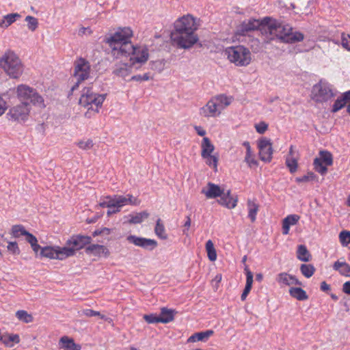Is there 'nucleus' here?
<instances>
[{
    "label": "nucleus",
    "mask_w": 350,
    "mask_h": 350,
    "mask_svg": "<svg viewBox=\"0 0 350 350\" xmlns=\"http://www.w3.org/2000/svg\"><path fill=\"white\" fill-rule=\"evenodd\" d=\"M199 27L200 19L190 14L183 15L175 21L171 40L180 49H190L199 40L196 33Z\"/></svg>",
    "instance_id": "nucleus-1"
},
{
    "label": "nucleus",
    "mask_w": 350,
    "mask_h": 350,
    "mask_svg": "<svg viewBox=\"0 0 350 350\" xmlns=\"http://www.w3.org/2000/svg\"><path fill=\"white\" fill-rule=\"evenodd\" d=\"M263 24L261 33L269 40L277 38L282 42L293 44L304 39V34L299 31H293V27L289 24L271 17H264Z\"/></svg>",
    "instance_id": "nucleus-2"
},
{
    "label": "nucleus",
    "mask_w": 350,
    "mask_h": 350,
    "mask_svg": "<svg viewBox=\"0 0 350 350\" xmlns=\"http://www.w3.org/2000/svg\"><path fill=\"white\" fill-rule=\"evenodd\" d=\"M107 94H98L93 90L92 87H85L79 98V105L87 109L84 116L87 118L98 113L105 100Z\"/></svg>",
    "instance_id": "nucleus-3"
},
{
    "label": "nucleus",
    "mask_w": 350,
    "mask_h": 350,
    "mask_svg": "<svg viewBox=\"0 0 350 350\" xmlns=\"http://www.w3.org/2000/svg\"><path fill=\"white\" fill-rule=\"evenodd\" d=\"M0 68L10 79H18L23 75L25 66L14 51L8 49L0 56Z\"/></svg>",
    "instance_id": "nucleus-4"
},
{
    "label": "nucleus",
    "mask_w": 350,
    "mask_h": 350,
    "mask_svg": "<svg viewBox=\"0 0 350 350\" xmlns=\"http://www.w3.org/2000/svg\"><path fill=\"white\" fill-rule=\"evenodd\" d=\"M133 31L130 27L119 28L114 33L105 38V42L111 48V54L115 58H120L124 49V45L132 44L131 38L133 37Z\"/></svg>",
    "instance_id": "nucleus-5"
},
{
    "label": "nucleus",
    "mask_w": 350,
    "mask_h": 350,
    "mask_svg": "<svg viewBox=\"0 0 350 350\" xmlns=\"http://www.w3.org/2000/svg\"><path fill=\"white\" fill-rule=\"evenodd\" d=\"M231 102L232 98L224 94L214 96L200 109V114L205 118L219 116L221 111L230 105Z\"/></svg>",
    "instance_id": "nucleus-6"
},
{
    "label": "nucleus",
    "mask_w": 350,
    "mask_h": 350,
    "mask_svg": "<svg viewBox=\"0 0 350 350\" xmlns=\"http://www.w3.org/2000/svg\"><path fill=\"white\" fill-rule=\"evenodd\" d=\"M124 49H122L123 53L122 57H129V62L131 66L137 65L142 66L147 62L149 59V50L144 45H133V44H127L124 45Z\"/></svg>",
    "instance_id": "nucleus-7"
},
{
    "label": "nucleus",
    "mask_w": 350,
    "mask_h": 350,
    "mask_svg": "<svg viewBox=\"0 0 350 350\" xmlns=\"http://www.w3.org/2000/svg\"><path fill=\"white\" fill-rule=\"evenodd\" d=\"M224 52L228 59L237 66L245 67L252 62V53L243 45L227 47Z\"/></svg>",
    "instance_id": "nucleus-8"
},
{
    "label": "nucleus",
    "mask_w": 350,
    "mask_h": 350,
    "mask_svg": "<svg viewBox=\"0 0 350 350\" xmlns=\"http://www.w3.org/2000/svg\"><path fill=\"white\" fill-rule=\"evenodd\" d=\"M5 118L8 122L15 124L26 122L31 114V107L28 102H20L8 109Z\"/></svg>",
    "instance_id": "nucleus-9"
},
{
    "label": "nucleus",
    "mask_w": 350,
    "mask_h": 350,
    "mask_svg": "<svg viewBox=\"0 0 350 350\" xmlns=\"http://www.w3.org/2000/svg\"><path fill=\"white\" fill-rule=\"evenodd\" d=\"M336 96L333 85L321 79L312 88L310 98L317 103H326Z\"/></svg>",
    "instance_id": "nucleus-10"
},
{
    "label": "nucleus",
    "mask_w": 350,
    "mask_h": 350,
    "mask_svg": "<svg viewBox=\"0 0 350 350\" xmlns=\"http://www.w3.org/2000/svg\"><path fill=\"white\" fill-rule=\"evenodd\" d=\"M16 97L21 102L29 100L33 105L45 107L44 98L34 88L25 85L20 84L16 88Z\"/></svg>",
    "instance_id": "nucleus-11"
},
{
    "label": "nucleus",
    "mask_w": 350,
    "mask_h": 350,
    "mask_svg": "<svg viewBox=\"0 0 350 350\" xmlns=\"http://www.w3.org/2000/svg\"><path fill=\"white\" fill-rule=\"evenodd\" d=\"M91 242L92 238L89 236L81 234L71 236L66 241L65 246L63 247V249L68 250L65 254L66 258L75 256L77 251L84 248L87 245L90 244Z\"/></svg>",
    "instance_id": "nucleus-12"
},
{
    "label": "nucleus",
    "mask_w": 350,
    "mask_h": 350,
    "mask_svg": "<svg viewBox=\"0 0 350 350\" xmlns=\"http://www.w3.org/2000/svg\"><path fill=\"white\" fill-rule=\"evenodd\" d=\"M74 76L77 79V82L71 88V92H74L79 88V84L88 79L90 75V64L88 61L84 58L80 57L75 62Z\"/></svg>",
    "instance_id": "nucleus-13"
},
{
    "label": "nucleus",
    "mask_w": 350,
    "mask_h": 350,
    "mask_svg": "<svg viewBox=\"0 0 350 350\" xmlns=\"http://www.w3.org/2000/svg\"><path fill=\"white\" fill-rule=\"evenodd\" d=\"M333 164L332 154L326 150H321L319 152V157L314 159V169L321 176H324L327 172V167Z\"/></svg>",
    "instance_id": "nucleus-14"
},
{
    "label": "nucleus",
    "mask_w": 350,
    "mask_h": 350,
    "mask_svg": "<svg viewBox=\"0 0 350 350\" xmlns=\"http://www.w3.org/2000/svg\"><path fill=\"white\" fill-rule=\"evenodd\" d=\"M263 26V18L262 20L251 18L247 21H244L237 27L236 34L245 36L248 32L257 29L261 31V29Z\"/></svg>",
    "instance_id": "nucleus-15"
},
{
    "label": "nucleus",
    "mask_w": 350,
    "mask_h": 350,
    "mask_svg": "<svg viewBox=\"0 0 350 350\" xmlns=\"http://www.w3.org/2000/svg\"><path fill=\"white\" fill-rule=\"evenodd\" d=\"M67 250L63 249V247L59 246H46L41 249L40 256L49 259H55L63 260L66 258L65 256Z\"/></svg>",
    "instance_id": "nucleus-16"
},
{
    "label": "nucleus",
    "mask_w": 350,
    "mask_h": 350,
    "mask_svg": "<svg viewBox=\"0 0 350 350\" xmlns=\"http://www.w3.org/2000/svg\"><path fill=\"white\" fill-rule=\"evenodd\" d=\"M258 148L260 159L265 162H270L273 152L271 140L265 137L260 139L258 142Z\"/></svg>",
    "instance_id": "nucleus-17"
},
{
    "label": "nucleus",
    "mask_w": 350,
    "mask_h": 350,
    "mask_svg": "<svg viewBox=\"0 0 350 350\" xmlns=\"http://www.w3.org/2000/svg\"><path fill=\"white\" fill-rule=\"evenodd\" d=\"M129 243L145 250H152L157 246V242L154 239L139 237L135 235H129L126 237Z\"/></svg>",
    "instance_id": "nucleus-18"
},
{
    "label": "nucleus",
    "mask_w": 350,
    "mask_h": 350,
    "mask_svg": "<svg viewBox=\"0 0 350 350\" xmlns=\"http://www.w3.org/2000/svg\"><path fill=\"white\" fill-rule=\"evenodd\" d=\"M299 159V154L296 150L295 147L291 145L289 148V151L285 158V164L288 168L291 174L297 172L298 168V160Z\"/></svg>",
    "instance_id": "nucleus-19"
},
{
    "label": "nucleus",
    "mask_w": 350,
    "mask_h": 350,
    "mask_svg": "<svg viewBox=\"0 0 350 350\" xmlns=\"http://www.w3.org/2000/svg\"><path fill=\"white\" fill-rule=\"evenodd\" d=\"M275 280L281 288L293 285H302V283L295 276L286 272H282L278 274Z\"/></svg>",
    "instance_id": "nucleus-20"
},
{
    "label": "nucleus",
    "mask_w": 350,
    "mask_h": 350,
    "mask_svg": "<svg viewBox=\"0 0 350 350\" xmlns=\"http://www.w3.org/2000/svg\"><path fill=\"white\" fill-rule=\"evenodd\" d=\"M219 198L217 203L228 209H232L237 205L238 197L237 196H232L230 190H228L226 192H224V190L223 194Z\"/></svg>",
    "instance_id": "nucleus-21"
},
{
    "label": "nucleus",
    "mask_w": 350,
    "mask_h": 350,
    "mask_svg": "<svg viewBox=\"0 0 350 350\" xmlns=\"http://www.w3.org/2000/svg\"><path fill=\"white\" fill-rule=\"evenodd\" d=\"M224 189L219 185L212 183H208L206 187L202 188L201 192L204 194L207 199H213L219 197L223 194Z\"/></svg>",
    "instance_id": "nucleus-22"
},
{
    "label": "nucleus",
    "mask_w": 350,
    "mask_h": 350,
    "mask_svg": "<svg viewBox=\"0 0 350 350\" xmlns=\"http://www.w3.org/2000/svg\"><path fill=\"white\" fill-rule=\"evenodd\" d=\"M133 66H131V63L129 64L122 62L116 64L113 67V74L118 77L124 79L131 74L132 68Z\"/></svg>",
    "instance_id": "nucleus-23"
},
{
    "label": "nucleus",
    "mask_w": 350,
    "mask_h": 350,
    "mask_svg": "<svg viewBox=\"0 0 350 350\" xmlns=\"http://www.w3.org/2000/svg\"><path fill=\"white\" fill-rule=\"evenodd\" d=\"M87 254H91L94 256L100 257H108L110 255V252L107 247L103 245L92 244L85 248Z\"/></svg>",
    "instance_id": "nucleus-24"
},
{
    "label": "nucleus",
    "mask_w": 350,
    "mask_h": 350,
    "mask_svg": "<svg viewBox=\"0 0 350 350\" xmlns=\"http://www.w3.org/2000/svg\"><path fill=\"white\" fill-rule=\"evenodd\" d=\"M300 216L296 214L287 215L282 220V234H288L289 233L290 227L295 225L299 220Z\"/></svg>",
    "instance_id": "nucleus-25"
},
{
    "label": "nucleus",
    "mask_w": 350,
    "mask_h": 350,
    "mask_svg": "<svg viewBox=\"0 0 350 350\" xmlns=\"http://www.w3.org/2000/svg\"><path fill=\"white\" fill-rule=\"evenodd\" d=\"M60 349L64 350H81V346L75 342L72 338L68 336H62L59 340Z\"/></svg>",
    "instance_id": "nucleus-26"
},
{
    "label": "nucleus",
    "mask_w": 350,
    "mask_h": 350,
    "mask_svg": "<svg viewBox=\"0 0 350 350\" xmlns=\"http://www.w3.org/2000/svg\"><path fill=\"white\" fill-rule=\"evenodd\" d=\"M350 97V90L345 92L340 98H338L334 102L332 111L336 113L343 108L347 103H349Z\"/></svg>",
    "instance_id": "nucleus-27"
},
{
    "label": "nucleus",
    "mask_w": 350,
    "mask_h": 350,
    "mask_svg": "<svg viewBox=\"0 0 350 350\" xmlns=\"http://www.w3.org/2000/svg\"><path fill=\"white\" fill-rule=\"evenodd\" d=\"M214 332L211 329L206 330L205 332H197L191 335L187 340L189 342H196L198 341H206L213 334Z\"/></svg>",
    "instance_id": "nucleus-28"
},
{
    "label": "nucleus",
    "mask_w": 350,
    "mask_h": 350,
    "mask_svg": "<svg viewBox=\"0 0 350 350\" xmlns=\"http://www.w3.org/2000/svg\"><path fill=\"white\" fill-rule=\"evenodd\" d=\"M116 196L117 199L116 203L119 206H124L126 204L138 205L139 204V201L132 195L128 194L126 196Z\"/></svg>",
    "instance_id": "nucleus-29"
},
{
    "label": "nucleus",
    "mask_w": 350,
    "mask_h": 350,
    "mask_svg": "<svg viewBox=\"0 0 350 350\" xmlns=\"http://www.w3.org/2000/svg\"><path fill=\"white\" fill-rule=\"evenodd\" d=\"M201 157H207L209 154H212L215 150L214 145L211 143L208 137H204L201 143Z\"/></svg>",
    "instance_id": "nucleus-30"
},
{
    "label": "nucleus",
    "mask_w": 350,
    "mask_h": 350,
    "mask_svg": "<svg viewBox=\"0 0 350 350\" xmlns=\"http://www.w3.org/2000/svg\"><path fill=\"white\" fill-rule=\"evenodd\" d=\"M20 337L16 334H6L2 335V340H1L5 347H12L14 344L20 342Z\"/></svg>",
    "instance_id": "nucleus-31"
},
{
    "label": "nucleus",
    "mask_w": 350,
    "mask_h": 350,
    "mask_svg": "<svg viewBox=\"0 0 350 350\" xmlns=\"http://www.w3.org/2000/svg\"><path fill=\"white\" fill-rule=\"evenodd\" d=\"M149 217L147 211H142L135 214H130L126 217L129 218L128 223L130 224H141L144 219Z\"/></svg>",
    "instance_id": "nucleus-32"
},
{
    "label": "nucleus",
    "mask_w": 350,
    "mask_h": 350,
    "mask_svg": "<svg viewBox=\"0 0 350 350\" xmlns=\"http://www.w3.org/2000/svg\"><path fill=\"white\" fill-rule=\"evenodd\" d=\"M247 206L248 211V217L252 222H254L256 219V215L259 211V205L254 200H247Z\"/></svg>",
    "instance_id": "nucleus-33"
},
{
    "label": "nucleus",
    "mask_w": 350,
    "mask_h": 350,
    "mask_svg": "<svg viewBox=\"0 0 350 350\" xmlns=\"http://www.w3.org/2000/svg\"><path fill=\"white\" fill-rule=\"evenodd\" d=\"M245 273H246V284L245 288L243 290V292L241 294V299L242 301H244L248 294L250 293L252 287V283H253V274L251 271H250L248 269H245Z\"/></svg>",
    "instance_id": "nucleus-34"
},
{
    "label": "nucleus",
    "mask_w": 350,
    "mask_h": 350,
    "mask_svg": "<svg viewBox=\"0 0 350 350\" xmlns=\"http://www.w3.org/2000/svg\"><path fill=\"white\" fill-rule=\"evenodd\" d=\"M333 268L342 275L350 276V265L346 262L336 261L333 265Z\"/></svg>",
    "instance_id": "nucleus-35"
},
{
    "label": "nucleus",
    "mask_w": 350,
    "mask_h": 350,
    "mask_svg": "<svg viewBox=\"0 0 350 350\" xmlns=\"http://www.w3.org/2000/svg\"><path fill=\"white\" fill-rule=\"evenodd\" d=\"M289 294L292 297L299 301H304L308 299L306 292L300 287H291Z\"/></svg>",
    "instance_id": "nucleus-36"
},
{
    "label": "nucleus",
    "mask_w": 350,
    "mask_h": 350,
    "mask_svg": "<svg viewBox=\"0 0 350 350\" xmlns=\"http://www.w3.org/2000/svg\"><path fill=\"white\" fill-rule=\"evenodd\" d=\"M160 321L162 323H167L174 320V311L167 308H162L161 309V314L159 316Z\"/></svg>",
    "instance_id": "nucleus-37"
},
{
    "label": "nucleus",
    "mask_w": 350,
    "mask_h": 350,
    "mask_svg": "<svg viewBox=\"0 0 350 350\" xmlns=\"http://www.w3.org/2000/svg\"><path fill=\"white\" fill-rule=\"evenodd\" d=\"M21 18V15L18 13L8 14L3 16V19L0 21L1 27H8L14 23L17 19Z\"/></svg>",
    "instance_id": "nucleus-38"
},
{
    "label": "nucleus",
    "mask_w": 350,
    "mask_h": 350,
    "mask_svg": "<svg viewBox=\"0 0 350 350\" xmlns=\"http://www.w3.org/2000/svg\"><path fill=\"white\" fill-rule=\"evenodd\" d=\"M297 257L301 261L308 262L311 259V254L304 245H300L297 248Z\"/></svg>",
    "instance_id": "nucleus-39"
},
{
    "label": "nucleus",
    "mask_w": 350,
    "mask_h": 350,
    "mask_svg": "<svg viewBox=\"0 0 350 350\" xmlns=\"http://www.w3.org/2000/svg\"><path fill=\"white\" fill-rule=\"evenodd\" d=\"M154 233L159 239L162 240H165L167 239V234L165 232L164 224L160 218L157 220L156 226L154 227Z\"/></svg>",
    "instance_id": "nucleus-40"
},
{
    "label": "nucleus",
    "mask_w": 350,
    "mask_h": 350,
    "mask_svg": "<svg viewBox=\"0 0 350 350\" xmlns=\"http://www.w3.org/2000/svg\"><path fill=\"white\" fill-rule=\"evenodd\" d=\"M15 315L19 321L25 323H31L33 321V316L24 310L16 311Z\"/></svg>",
    "instance_id": "nucleus-41"
},
{
    "label": "nucleus",
    "mask_w": 350,
    "mask_h": 350,
    "mask_svg": "<svg viewBox=\"0 0 350 350\" xmlns=\"http://www.w3.org/2000/svg\"><path fill=\"white\" fill-rule=\"evenodd\" d=\"M28 232L23 225H14L11 229V234L14 238L26 236Z\"/></svg>",
    "instance_id": "nucleus-42"
},
{
    "label": "nucleus",
    "mask_w": 350,
    "mask_h": 350,
    "mask_svg": "<svg viewBox=\"0 0 350 350\" xmlns=\"http://www.w3.org/2000/svg\"><path fill=\"white\" fill-rule=\"evenodd\" d=\"M206 250L208 259L211 261H215L217 259V253L214 247V244L211 240L206 241Z\"/></svg>",
    "instance_id": "nucleus-43"
},
{
    "label": "nucleus",
    "mask_w": 350,
    "mask_h": 350,
    "mask_svg": "<svg viewBox=\"0 0 350 350\" xmlns=\"http://www.w3.org/2000/svg\"><path fill=\"white\" fill-rule=\"evenodd\" d=\"M117 199L116 196H107L103 198V201H100L98 204V206L102 208L107 207L109 208H111L112 206H114L116 203Z\"/></svg>",
    "instance_id": "nucleus-44"
},
{
    "label": "nucleus",
    "mask_w": 350,
    "mask_h": 350,
    "mask_svg": "<svg viewBox=\"0 0 350 350\" xmlns=\"http://www.w3.org/2000/svg\"><path fill=\"white\" fill-rule=\"evenodd\" d=\"M300 271L303 275L307 278H310L314 273L315 268L311 264H302L300 267Z\"/></svg>",
    "instance_id": "nucleus-45"
},
{
    "label": "nucleus",
    "mask_w": 350,
    "mask_h": 350,
    "mask_svg": "<svg viewBox=\"0 0 350 350\" xmlns=\"http://www.w3.org/2000/svg\"><path fill=\"white\" fill-rule=\"evenodd\" d=\"M205 159L206 163L212 167L215 172L217 171L218 157L209 154L207 157H202Z\"/></svg>",
    "instance_id": "nucleus-46"
},
{
    "label": "nucleus",
    "mask_w": 350,
    "mask_h": 350,
    "mask_svg": "<svg viewBox=\"0 0 350 350\" xmlns=\"http://www.w3.org/2000/svg\"><path fill=\"white\" fill-rule=\"evenodd\" d=\"M244 161H245V162H246L248 167H250V168H252L253 167H257L258 165V163L257 160L256 159L255 155L252 152V151L245 152V157Z\"/></svg>",
    "instance_id": "nucleus-47"
},
{
    "label": "nucleus",
    "mask_w": 350,
    "mask_h": 350,
    "mask_svg": "<svg viewBox=\"0 0 350 350\" xmlns=\"http://www.w3.org/2000/svg\"><path fill=\"white\" fill-rule=\"evenodd\" d=\"M82 313L83 315L91 317H99L101 319H104L105 321H109V320H111L109 318L106 317L105 315L101 314L100 312L95 311L92 309H85L82 311Z\"/></svg>",
    "instance_id": "nucleus-48"
},
{
    "label": "nucleus",
    "mask_w": 350,
    "mask_h": 350,
    "mask_svg": "<svg viewBox=\"0 0 350 350\" xmlns=\"http://www.w3.org/2000/svg\"><path fill=\"white\" fill-rule=\"evenodd\" d=\"M339 240L342 246H347L350 243V231L342 230L339 234Z\"/></svg>",
    "instance_id": "nucleus-49"
},
{
    "label": "nucleus",
    "mask_w": 350,
    "mask_h": 350,
    "mask_svg": "<svg viewBox=\"0 0 350 350\" xmlns=\"http://www.w3.org/2000/svg\"><path fill=\"white\" fill-rule=\"evenodd\" d=\"M25 21L27 23V27L29 30L34 31L38 25V19L31 16H27L25 18Z\"/></svg>",
    "instance_id": "nucleus-50"
},
{
    "label": "nucleus",
    "mask_w": 350,
    "mask_h": 350,
    "mask_svg": "<svg viewBox=\"0 0 350 350\" xmlns=\"http://www.w3.org/2000/svg\"><path fill=\"white\" fill-rule=\"evenodd\" d=\"M77 146L81 150H88L93 147L94 143L92 139H88L87 140H80L77 142Z\"/></svg>",
    "instance_id": "nucleus-51"
},
{
    "label": "nucleus",
    "mask_w": 350,
    "mask_h": 350,
    "mask_svg": "<svg viewBox=\"0 0 350 350\" xmlns=\"http://www.w3.org/2000/svg\"><path fill=\"white\" fill-rule=\"evenodd\" d=\"M316 178V175L312 172H308L306 174L301 177H297L295 181L297 183H306L312 181Z\"/></svg>",
    "instance_id": "nucleus-52"
},
{
    "label": "nucleus",
    "mask_w": 350,
    "mask_h": 350,
    "mask_svg": "<svg viewBox=\"0 0 350 350\" xmlns=\"http://www.w3.org/2000/svg\"><path fill=\"white\" fill-rule=\"evenodd\" d=\"M7 249L13 255H18L21 252L18 243L16 241L8 242Z\"/></svg>",
    "instance_id": "nucleus-53"
},
{
    "label": "nucleus",
    "mask_w": 350,
    "mask_h": 350,
    "mask_svg": "<svg viewBox=\"0 0 350 350\" xmlns=\"http://www.w3.org/2000/svg\"><path fill=\"white\" fill-rule=\"evenodd\" d=\"M341 45L344 49L350 51V34L342 33Z\"/></svg>",
    "instance_id": "nucleus-54"
},
{
    "label": "nucleus",
    "mask_w": 350,
    "mask_h": 350,
    "mask_svg": "<svg viewBox=\"0 0 350 350\" xmlns=\"http://www.w3.org/2000/svg\"><path fill=\"white\" fill-rule=\"evenodd\" d=\"M144 319L148 323H161L160 318L159 316H157L156 314H145L144 316Z\"/></svg>",
    "instance_id": "nucleus-55"
},
{
    "label": "nucleus",
    "mask_w": 350,
    "mask_h": 350,
    "mask_svg": "<svg viewBox=\"0 0 350 350\" xmlns=\"http://www.w3.org/2000/svg\"><path fill=\"white\" fill-rule=\"evenodd\" d=\"M256 131L260 134H263L268 129V124L265 122H260L255 125Z\"/></svg>",
    "instance_id": "nucleus-56"
},
{
    "label": "nucleus",
    "mask_w": 350,
    "mask_h": 350,
    "mask_svg": "<svg viewBox=\"0 0 350 350\" xmlns=\"http://www.w3.org/2000/svg\"><path fill=\"white\" fill-rule=\"evenodd\" d=\"M8 109L6 100L0 95V117L2 116Z\"/></svg>",
    "instance_id": "nucleus-57"
},
{
    "label": "nucleus",
    "mask_w": 350,
    "mask_h": 350,
    "mask_svg": "<svg viewBox=\"0 0 350 350\" xmlns=\"http://www.w3.org/2000/svg\"><path fill=\"white\" fill-rule=\"evenodd\" d=\"M150 79L148 73H145L143 75H134L131 77V81H148Z\"/></svg>",
    "instance_id": "nucleus-58"
},
{
    "label": "nucleus",
    "mask_w": 350,
    "mask_h": 350,
    "mask_svg": "<svg viewBox=\"0 0 350 350\" xmlns=\"http://www.w3.org/2000/svg\"><path fill=\"white\" fill-rule=\"evenodd\" d=\"M25 239L31 245V246L38 243L37 238L29 232H28L25 236Z\"/></svg>",
    "instance_id": "nucleus-59"
},
{
    "label": "nucleus",
    "mask_w": 350,
    "mask_h": 350,
    "mask_svg": "<svg viewBox=\"0 0 350 350\" xmlns=\"http://www.w3.org/2000/svg\"><path fill=\"white\" fill-rule=\"evenodd\" d=\"M115 205L111 206V208H109L107 211V215H111L114 213H117L120 211L122 206H119L117 203H114Z\"/></svg>",
    "instance_id": "nucleus-60"
},
{
    "label": "nucleus",
    "mask_w": 350,
    "mask_h": 350,
    "mask_svg": "<svg viewBox=\"0 0 350 350\" xmlns=\"http://www.w3.org/2000/svg\"><path fill=\"white\" fill-rule=\"evenodd\" d=\"M194 129L200 136H204L206 133V131L200 126H195Z\"/></svg>",
    "instance_id": "nucleus-61"
},
{
    "label": "nucleus",
    "mask_w": 350,
    "mask_h": 350,
    "mask_svg": "<svg viewBox=\"0 0 350 350\" xmlns=\"http://www.w3.org/2000/svg\"><path fill=\"white\" fill-rule=\"evenodd\" d=\"M342 291L345 293L350 295V282H346L343 284Z\"/></svg>",
    "instance_id": "nucleus-62"
},
{
    "label": "nucleus",
    "mask_w": 350,
    "mask_h": 350,
    "mask_svg": "<svg viewBox=\"0 0 350 350\" xmlns=\"http://www.w3.org/2000/svg\"><path fill=\"white\" fill-rule=\"evenodd\" d=\"M187 220L185 222L184 227L186 228L183 230L184 234H187L186 230L188 231L189 227L191 226V218L190 216H187Z\"/></svg>",
    "instance_id": "nucleus-63"
},
{
    "label": "nucleus",
    "mask_w": 350,
    "mask_h": 350,
    "mask_svg": "<svg viewBox=\"0 0 350 350\" xmlns=\"http://www.w3.org/2000/svg\"><path fill=\"white\" fill-rule=\"evenodd\" d=\"M320 288L322 291L326 292L330 290V286L323 281L321 283Z\"/></svg>",
    "instance_id": "nucleus-64"
}]
</instances>
